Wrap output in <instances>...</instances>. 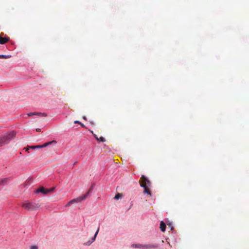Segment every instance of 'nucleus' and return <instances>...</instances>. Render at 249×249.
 Returning a JSON list of instances; mask_svg holds the SVG:
<instances>
[{"mask_svg":"<svg viewBox=\"0 0 249 249\" xmlns=\"http://www.w3.org/2000/svg\"><path fill=\"white\" fill-rule=\"evenodd\" d=\"M4 35L3 33H1L0 35V44H4L6 42H8L10 40V38L8 36L2 37Z\"/></svg>","mask_w":249,"mask_h":249,"instance_id":"8","label":"nucleus"},{"mask_svg":"<svg viewBox=\"0 0 249 249\" xmlns=\"http://www.w3.org/2000/svg\"><path fill=\"white\" fill-rule=\"evenodd\" d=\"M16 132L12 131L0 137V147L8 144L16 136Z\"/></svg>","mask_w":249,"mask_h":249,"instance_id":"2","label":"nucleus"},{"mask_svg":"<svg viewBox=\"0 0 249 249\" xmlns=\"http://www.w3.org/2000/svg\"><path fill=\"white\" fill-rule=\"evenodd\" d=\"M36 131H37V132L40 131V128H37L36 129Z\"/></svg>","mask_w":249,"mask_h":249,"instance_id":"23","label":"nucleus"},{"mask_svg":"<svg viewBox=\"0 0 249 249\" xmlns=\"http://www.w3.org/2000/svg\"><path fill=\"white\" fill-rule=\"evenodd\" d=\"M83 119H84L85 120H87V117L86 116H85L83 117Z\"/></svg>","mask_w":249,"mask_h":249,"instance_id":"22","label":"nucleus"},{"mask_svg":"<svg viewBox=\"0 0 249 249\" xmlns=\"http://www.w3.org/2000/svg\"><path fill=\"white\" fill-rule=\"evenodd\" d=\"M72 201L70 200V201H69L67 204L65 205V207H69L70 206H71V204H72Z\"/></svg>","mask_w":249,"mask_h":249,"instance_id":"18","label":"nucleus"},{"mask_svg":"<svg viewBox=\"0 0 249 249\" xmlns=\"http://www.w3.org/2000/svg\"><path fill=\"white\" fill-rule=\"evenodd\" d=\"M11 180L10 178H2L0 179V185L7 184Z\"/></svg>","mask_w":249,"mask_h":249,"instance_id":"10","label":"nucleus"},{"mask_svg":"<svg viewBox=\"0 0 249 249\" xmlns=\"http://www.w3.org/2000/svg\"><path fill=\"white\" fill-rule=\"evenodd\" d=\"M99 226L98 227L96 231L95 232L93 237H92L90 240H89L88 241H87V242H85L84 243V245L85 246H90L93 242L95 241V239H96V238L97 237V235L98 233V232H99Z\"/></svg>","mask_w":249,"mask_h":249,"instance_id":"7","label":"nucleus"},{"mask_svg":"<svg viewBox=\"0 0 249 249\" xmlns=\"http://www.w3.org/2000/svg\"><path fill=\"white\" fill-rule=\"evenodd\" d=\"M34 115H37L39 116H47V114L45 113H41V112H30L27 113V116L28 117H32Z\"/></svg>","mask_w":249,"mask_h":249,"instance_id":"9","label":"nucleus"},{"mask_svg":"<svg viewBox=\"0 0 249 249\" xmlns=\"http://www.w3.org/2000/svg\"><path fill=\"white\" fill-rule=\"evenodd\" d=\"M166 224L163 221H161L160 223V229L161 231L164 232L166 230Z\"/></svg>","mask_w":249,"mask_h":249,"instance_id":"12","label":"nucleus"},{"mask_svg":"<svg viewBox=\"0 0 249 249\" xmlns=\"http://www.w3.org/2000/svg\"><path fill=\"white\" fill-rule=\"evenodd\" d=\"M22 206L27 211H35L36 210L40 205L34 202H25L22 204Z\"/></svg>","mask_w":249,"mask_h":249,"instance_id":"3","label":"nucleus"},{"mask_svg":"<svg viewBox=\"0 0 249 249\" xmlns=\"http://www.w3.org/2000/svg\"><path fill=\"white\" fill-rule=\"evenodd\" d=\"M122 196V195L121 194H120V193H117L114 196V199H116V200H118V199H120Z\"/></svg>","mask_w":249,"mask_h":249,"instance_id":"15","label":"nucleus"},{"mask_svg":"<svg viewBox=\"0 0 249 249\" xmlns=\"http://www.w3.org/2000/svg\"><path fill=\"white\" fill-rule=\"evenodd\" d=\"M56 141L55 140H53L52 141H50L44 143L42 145H32V146H28L27 148H26V151H28L29 149H38V148H44L49 146H50L52 144H56Z\"/></svg>","mask_w":249,"mask_h":249,"instance_id":"4","label":"nucleus"},{"mask_svg":"<svg viewBox=\"0 0 249 249\" xmlns=\"http://www.w3.org/2000/svg\"><path fill=\"white\" fill-rule=\"evenodd\" d=\"M54 188H52L51 189H46L44 188L43 187H41L39 189H37L35 191V193L36 194H39L41 193L43 195H47L50 193H52L54 192Z\"/></svg>","mask_w":249,"mask_h":249,"instance_id":"5","label":"nucleus"},{"mask_svg":"<svg viewBox=\"0 0 249 249\" xmlns=\"http://www.w3.org/2000/svg\"><path fill=\"white\" fill-rule=\"evenodd\" d=\"M168 225L170 226L171 230H173L174 227L172 226V224L171 222H169Z\"/></svg>","mask_w":249,"mask_h":249,"instance_id":"20","label":"nucleus"},{"mask_svg":"<svg viewBox=\"0 0 249 249\" xmlns=\"http://www.w3.org/2000/svg\"><path fill=\"white\" fill-rule=\"evenodd\" d=\"M74 124H80L81 126V127H82L83 128H86L85 125L81 123L80 121H75L74 122Z\"/></svg>","mask_w":249,"mask_h":249,"instance_id":"16","label":"nucleus"},{"mask_svg":"<svg viewBox=\"0 0 249 249\" xmlns=\"http://www.w3.org/2000/svg\"><path fill=\"white\" fill-rule=\"evenodd\" d=\"M30 249H38V247L36 246H32Z\"/></svg>","mask_w":249,"mask_h":249,"instance_id":"21","label":"nucleus"},{"mask_svg":"<svg viewBox=\"0 0 249 249\" xmlns=\"http://www.w3.org/2000/svg\"><path fill=\"white\" fill-rule=\"evenodd\" d=\"M145 249H157L159 248V245L158 244H153V245H145Z\"/></svg>","mask_w":249,"mask_h":249,"instance_id":"13","label":"nucleus"},{"mask_svg":"<svg viewBox=\"0 0 249 249\" xmlns=\"http://www.w3.org/2000/svg\"><path fill=\"white\" fill-rule=\"evenodd\" d=\"M11 57V55L0 54V59H7Z\"/></svg>","mask_w":249,"mask_h":249,"instance_id":"14","label":"nucleus"},{"mask_svg":"<svg viewBox=\"0 0 249 249\" xmlns=\"http://www.w3.org/2000/svg\"><path fill=\"white\" fill-rule=\"evenodd\" d=\"M139 183L141 187L144 189L143 193L147 194L151 196L152 194L150 190L148 189V187L151 185V182L148 178L144 175H142L141 178L139 180Z\"/></svg>","mask_w":249,"mask_h":249,"instance_id":"1","label":"nucleus"},{"mask_svg":"<svg viewBox=\"0 0 249 249\" xmlns=\"http://www.w3.org/2000/svg\"><path fill=\"white\" fill-rule=\"evenodd\" d=\"M97 141L99 142H105L106 141V139L103 137L101 136L99 138H98V140H97Z\"/></svg>","mask_w":249,"mask_h":249,"instance_id":"17","label":"nucleus"},{"mask_svg":"<svg viewBox=\"0 0 249 249\" xmlns=\"http://www.w3.org/2000/svg\"><path fill=\"white\" fill-rule=\"evenodd\" d=\"M89 195H90V193L89 191L88 193H87L86 194L84 195L83 196H82L80 197L72 199L71 200V201H72V203L80 202L81 201L86 199Z\"/></svg>","mask_w":249,"mask_h":249,"instance_id":"6","label":"nucleus"},{"mask_svg":"<svg viewBox=\"0 0 249 249\" xmlns=\"http://www.w3.org/2000/svg\"><path fill=\"white\" fill-rule=\"evenodd\" d=\"M89 131H90L92 134H93V137H94V138L96 139V140H98V137L97 136V135L93 133V131H91L90 130H89Z\"/></svg>","mask_w":249,"mask_h":249,"instance_id":"19","label":"nucleus"},{"mask_svg":"<svg viewBox=\"0 0 249 249\" xmlns=\"http://www.w3.org/2000/svg\"><path fill=\"white\" fill-rule=\"evenodd\" d=\"M90 122V123L91 124H94V123L93 121H89Z\"/></svg>","mask_w":249,"mask_h":249,"instance_id":"24","label":"nucleus"},{"mask_svg":"<svg viewBox=\"0 0 249 249\" xmlns=\"http://www.w3.org/2000/svg\"><path fill=\"white\" fill-rule=\"evenodd\" d=\"M145 245H142L141 244H133L132 245V247L134 248L138 249H145Z\"/></svg>","mask_w":249,"mask_h":249,"instance_id":"11","label":"nucleus"}]
</instances>
